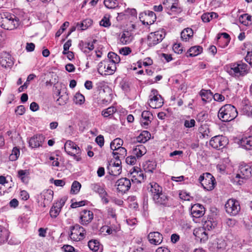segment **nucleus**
Returning a JSON list of instances; mask_svg holds the SVG:
<instances>
[{
	"label": "nucleus",
	"mask_w": 252,
	"mask_h": 252,
	"mask_svg": "<svg viewBox=\"0 0 252 252\" xmlns=\"http://www.w3.org/2000/svg\"><path fill=\"white\" fill-rule=\"evenodd\" d=\"M96 40L95 39L90 42H84L81 41L79 43V47L80 49L85 53H89L90 51L94 49V43H95Z\"/></svg>",
	"instance_id": "24"
},
{
	"label": "nucleus",
	"mask_w": 252,
	"mask_h": 252,
	"mask_svg": "<svg viewBox=\"0 0 252 252\" xmlns=\"http://www.w3.org/2000/svg\"><path fill=\"white\" fill-rule=\"evenodd\" d=\"M239 144L246 150H252V136L242 137L239 140Z\"/></svg>",
	"instance_id": "23"
},
{
	"label": "nucleus",
	"mask_w": 252,
	"mask_h": 252,
	"mask_svg": "<svg viewBox=\"0 0 252 252\" xmlns=\"http://www.w3.org/2000/svg\"><path fill=\"white\" fill-rule=\"evenodd\" d=\"M20 19L15 15L9 12H3L0 14V26L7 30L17 28L20 25Z\"/></svg>",
	"instance_id": "1"
},
{
	"label": "nucleus",
	"mask_w": 252,
	"mask_h": 252,
	"mask_svg": "<svg viewBox=\"0 0 252 252\" xmlns=\"http://www.w3.org/2000/svg\"><path fill=\"white\" fill-rule=\"evenodd\" d=\"M126 163L129 165H134L136 162V158L134 155L127 157L126 159Z\"/></svg>",
	"instance_id": "58"
},
{
	"label": "nucleus",
	"mask_w": 252,
	"mask_h": 252,
	"mask_svg": "<svg viewBox=\"0 0 252 252\" xmlns=\"http://www.w3.org/2000/svg\"><path fill=\"white\" fill-rule=\"evenodd\" d=\"M93 23V21L90 19H87L83 20L81 23H77L76 27L78 29L85 30L91 26Z\"/></svg>",
	"instance_id": "43"
},
{
	"label": "nucleus",
	"mask_w": 252,
	"mask_h": 252,
	"mask_svg": "<svg viewBox=\"0 0 252 252\" xmlns=\"http://www.w3.org/2000/svg\"><path fill=\"white\" fill-rule=\"evenodd\" d=\"M64 148L65 152L67 153V154H71L72 152H71V150H75V152H76L77 154H79L81 153V150L79 147L75 143L71 141V140H67L64 146Z\"/></svg>",
	"instance_id": "25"
},
{
	"label": "nucleus",
	"mask_w": 252,
	"mask_h": 252,
	"mask_svg": "<svg viewBox=\"0 0 252 252\" xmlns=\"http://www.w3.org/2000/svg\"><path fill=\"white\" fill-rule=\"evenodd\" d=\"M198 180L204 189L207 190H212L215 188L216 180L209 173H203L199 177Z\"/></svg>",
	"instance_id": "5"
},
{
	"label": "nucleus",
	"mask_w": 252,
	"mask_h": 252,
	"mask_svg": "<svg viewBox=\"0 0 252 252\" xmlns=\"http://www.w3.org/2000/svg\"><path fill=\"white\" fill-rule=\"evenodd\" d=\"M54 92L57 96H59L57 100L59 105H63L67 102L69 97L66 92H65L64 94L61 95V90L60 89H58L57 87H55Z\"/></svg>",
	"instance_id": "22"
},
{
	"label": "nucleus",
	"mask_w": 252,
	"mask_h": 252,
	"mask_svg": "<svg viewBox=\"0 0 252 252\" xmlns=\"http://www.w3.org/2000/svg\"><path fill=\"white\" fill-rule=\"evenodd\" d=\"M20 155V149L17 147L13 148L11 154L9 156V159L11 161L17 160Z\"/></svg>",
	"instance_id": "50"
},
{
	"label": "nucleus",
	"mask_w": 252,
	"mask_h": 252,
	"mask_svg": "<svg viewBox=\"0 0 252 252\" xmlns=\"http://www.w3.org/2000/svg\"><path fill=\"white\" fill-rule=\"evenodd\" d=\"M218 117L222 122H230L233 120L238 115L235 107L230 104L222 106L218 112Z\"/></svg>",
	"instance_id": "3"
},
{
	"label": "nucleus",
	"mask_w": 252,
	"mask_h": 252,
	"mask_svg": "<svg viewBox=\"0 0 252 252\" xmlns=\"http://www.w3.org/2000/svg\"><path fill=\"white\" fill-rule=\"evenodd\" d=\"M9 235L8 230L5 227L0 225V244H2L8 240Z\"/></svg>",
	"instance_id": "33"
},
{
	"label": "nucleus",
	"mask_w": 252,
	"mask_h": 252,
	"mask_svg": "<svg viewBox=\"0 0 252 252\" xmlns=\"http://www.w3.org/2000/svg\"><path fill=\"white\" fill-rule=\"evenodd\" d=\"M155 203L158 205L163 207H169L171 204L169 203V197L164 192H162L157 197L153 199Z\"/></svg>",
	"instance_id": "15"
},
{
	"label": "nucleus",
	"mask_w": 252,
	"mask_h": 252,
	"mask_svg": "<svg viewBox=\"0 0 252 252\" xmlns=\"http://www.w3.org/2000/svg\"><path fill=\"white\" fill-rule=\"evenodd\" d=\"M208 114L205 112L202 111L197 114L196 120L198 122H203L208 119Z\"/></svg>",
	"instance_id": "55"
},
{
	"label": "nucleus",
	"mask_w": 252,
	"mask_h": 252,
	"mask_svg": "<svg viewBox=\"0 0 252 252\" xmlns=\"http://www.w3.org/2000/svg\"><path fill=\"white\" fill-rule=\"evenodd\" d=\"M70 238L74 241H79L85 238L86 231L85 229L79 224H75L70 227Z\"/></svg>",
	"instance_id": "7"
},
{
	"label": "nucleus",
	"mask_w": 252,
	"mask_h": 252,
	"mask_svg": "<svg viewBox=\"0 0 252 252\" xmlns=\"http://www.w3.org/2000/svg\"><path fill=\"white\" fill-rule=\"evenodd\" d=\"M112 154L115 158H124L126 155V150L124 147L117 148Z\"/></svg>",
	"instance_id": "34"
},
{
	"label": "nucleus",
	"mask_w": 252,
	"mask_h": 252,
	"mask_svg": "<svg viewBox=\"0 0 252 252\" xmlns=\"http://www.w3.org/2000/svg\"><path fill=\"white\" fill-rule=\"evenodd\" d=\"M129 173L131 176V180L134 183H140L143 182L146 178L142 171L137 170L135 167L130 170Z\"/></svg>",
	"instance_id": "17"
},
{
	"label": "nucleus",
	"mask_w": 252,
	"mask_h": 252,
	"mask_svg": "<svg viewBox=\"0 0 252 252\" xmlns=\"http://www.w3.org/2000/svg\"><path fill=\"white\" fill-rule=\"evenodd\" d=\"M226 213L231 216L237 215L240 211L239 202L235 199H229L225 204Z\"/></svg>",
	"instance_id": "9"
},
{
	"label": "nucleus",
	"mask_w": 252,
	"mask_h": 252,
	"mask_svg": "<svg viewBox=\"0 0 252 252\" xmlns=\"http://www.w3.org/2000/svg\"><path fill=\"white\" fill-rule=\"evenodd\" d=\"M199 94L202 97V101L205 103H206L208 101V100H211L212 96H213V93L210 90L202 89L199 93Z\"/></svg>",
	"instance_id": "35"
},
{
	"label": "nucleus",
	"mask_w": 252,
	"mask_h": 252,
	"mask_svg": "<svg viewBox=\"0 0 252 252\" xmlns=\"http://www.w3.org/2000/svg\"><path fill=\"white\" fill-rule=\"evenodd\" d=\"M116 0H104V4L109 9H113L117 6Z\"/></svg>",
	"instance_id": "54"
},
{
	"label": "nucleus",
	"mask_w": 252,
	"mask_h": 252,
	"mask_svg": "<svg viewBox=\"0 0 252 252\" xmlns=\"http://www.w3.org/2000/svg\"><path fill=\"white\" fill-rule=\"evenodd\" d=\"M226 243L221 237L217 238L212 243V247L214 249L217 250H223L225 249Z\"/></svg>",
	"instance_id": "27"
},
{
	"label": "nucleus",
	"mask_w": 252,
	"mask_h": 252,
	"mask_svg": "<svg viewBox=\"0 0 252 252\" xmlns=\"http://www.w3.org/2000/svg\"><path fill=\"white\" fill-rule=\"evenodd\" d=\"M133 38V37L131 32L125 31L121 36L120 41L123 44H128L132 41Z\"/></svg>",
	"instance_id": "26"
},
{
	"label": "nucleus",
	"mask_w": 252,
	"mask_h": 252,
	"mask_svg": "<svg viewBox=\"0 0 252 252\" xmlns=\"http://www.w3.org/2000/svg\"><path fill=\"white\" fill-rule=\"evenodd\" d=\"M81 187V184L77 181H74L71 185L70 193L73 194H77L80 191Z\"/></svg>",
	"instance_id": "49"
},
{
	"label": "nucleus",
	"mask_w": 252,
	"mask_h": 252,
	"mask_svg": "<svg viewBox=\"0 0 252 252\" xmlns=\"http://www.w3.org/2000/svg\"><path fill=\"white\" fill-rule=\"evenodd\" d=\"M242 109L244 113L249 116H252V106L250 105L249 100L247 99H244L242 101Z\"/></svg>",
	"instance_id": "31"
},
{
	"label": "nucleus",
	"mask_w": 252,
	"mask_h": 252,
	"mask_svg": "<svg viewBox=\"0 0 252 252\" xmlns=\"http://www.w3.org/2000/svg\"><path fill=\"white\" fill-rule=\"evenodd\" d=\"M179 197L184 200L189 201L190 200L191 197L189 194L184 190H181L179 194Z\"/></svg>",
	"instance_id": "56"
},
{
	"label": "nucleus",
	"mask_w": 252,
	"mask_h": 252,
	"mask_svg": "<svg viewBox=\"0 0 252 252\" xmlns=\"http://www.w3.org/2000/svg\"><path fill=\"white\" fill-rule=\"evenodd\" d=\"M173 50L177 54H181L183 52V48L180 44L175 43L173 46Z\"/></svg>",
	"instance_id": "63"
},
{
	"label": "nucleus",
	"mask_w": 252,
	"mask_h": 252,
	"mask_svg": "<svg viewBox=\"0 0 252 252\" xmlns=\"http://www.w3.org/2000/svg\"><path fill=\"white\" fill-rule=\"evenodd\" d=\"M239 21L243 25L245 26L248 25L249 22L252 21V16L248 14H243L240 16Z\"/></svg>",
	"instance_id": "47"
},
{
	"label": "nucleus",
	"mask_w": 252,
	"mask_h": 252,
	"mask_svg": "<svg viewBox=\"0 0 252 252\" xmlns=\"http://www.w3.org/2000/svg\"><path fill=\"white\" fill-rule=\"evenodd\" d=\"M90 188L94 192L98 193L99 195L103 194L106 191L104 188L99 183H94L90 185Z\"/></svg>",
	"instance_id": "42"
},
{
	"label": "nucleus",
	"mask_w": 252,
	"mask_h": 252,
	"mask_svg": "<svg viewBox=\"0 0 252 252\" xmlns=\"http://www.w3.org/2000/svg\"><path fill=\"white\" fill-rule=\"evenodd\" d=\"M79 218L82 225H87L93 220L94 213L90 210L84 209L80 212Z\"/></svg>",
	"instance_id": "13"
},
{
	"label": "nucleus",
	"mask_w": 252,
	"mask_h": 252,
	"mask_svg": "<svg viewBox=\"0 0 252 252\" xmlns=\"http://www.w3.org/2000/svg\"><path fill=\"white\" fill-rule=\"evenodd\" d=\"M166 33L163 30L151 32L148 36V45L152 47L160 42L165 37Z\"/></svg>",
	"instance_id": "8"
},
{
	"label": "nucleus",
	"mask_w": 252,
	"mask_h": 252,
	"mask_svg": "<svg viewBox=\"0 0 252 252\" xmlns=\"http://www.w3.org/2000/svg\"><path fill=\"white\" fill-rule=\"evenodd\" d=\"M72 40L68 39L63 45V55L67 54V51H68L70 47L71 46Z\"/></svg>",
	"instance_id": "60"
},
{
	"label": "nucleus",
	"mask_w": 252,
	"mask_h": 252,
	"mask_svg": "<svg viewBox=\"0 0 252 252\" xmlns=\"http://www.w3.org/2000/svg\"><path fill=\"white\" fill-rule=\"evenodd\" d=\"M107 216L108 218H111L112 220H117V214L116 213V209L111 206L106 207Z\"/></svg>",
	"instance_id": "48"
},
{
	"label": "nucleus",
	"mask_w": 252,
	"mask_h": 252,
	"mask_svg": "<svg viewBox=\"0 0 252 252\" xmlns=\"http://www.w3.org/2000/svg\"><path fill=\"white\" fill-rule=\"evenodd\" d=\"M155 13L152 11H145L139 14L140 20L144 25H152L156 20Z\"/></svg>",
	"instance_id": "11"
},
{
	"label": "nucleus",
	"mask_w": 252,
	"mask_h": 252,
	"mask_svg": "<svg viewBox=\"0 0 252 252\" xmlns=\"http://www.w3.org/2000/svg\"><path fill=\"white\" fill-rule=\"evenodd\" d=\"M228 143L227 139L222 135L215 136L210 140V145L217 150L222 149Z\"/></svg>",
	"instance_id": "10"
},
{
	"label": "nucleus",
	"mask_w": 252,
	"mask_h": 252,
	"mask_svg": "<svg viewBox=\"0 0 252 252\" xmlns=\"http://www.w3.org/2000/svg\"><path fill=\"white\" fill-rule=\"evenodd\" d=\"M195 121L194 119L190 120H185L184 122V126L187 128H191L195 126Z\"/></svg>",
	"instance_id": "61"
},
{
	"label": "nucleus",
	"mask_w": 252,
	"mask_h": 252,
	"mask_svg": "<svg viewBox=\"0 0 252 252\" xmlns=\"http://www.w3.org/2000/svg\"><path fill=\"white\" fill-rule=\"evenodd\" d=\"M107 169L108 173L114 176L119 175L122 172V167H115L114 165H108Z\"/></svg>",
	"instance_id": "39"
},
{
	"label": "nucleus",
	"mask_w": 252,
	"mask_h": 252,
	"mask_svg": "<svg viewBox=\"0 0 252 252\" xmlns=\"http://www.w3.org/2000/svg\"><path fill=\"white\" fill-rule=\"evenodd\" d=\"M44 139L45 137L42 134H36L29 140V146L32 148L42 146Z\"/></svg>",
	"instance_id": "19"
},
{
	"label": "nucleus",
	"mask_w": 252,
	"mask_h": 252,
	"mask_svg": "<svg viewBox=\"0 0 252 252\" xmlns=\"http://www.w3.org/2000/svg\"><path fill=\"white\" fill-rule=\"evenodd\" d=\"M115 186L118 192L125 193L130 188V181L126 178H122L116 182Z\"/></svg>",
	"instance_id": "12"
},
{
	"label": "nucleus",
	"mask_w": 252,
	"mask_h": 252,
	"mask_svg": "<svg viewBox=\"0 0 252 252\" xmlns=\"http://www.w3.org/2000/svg\"><path fill=\"white\" fill-rule=\"evenodd\" d=\"M117 109L114 106H110L101 111V115L104 118H108L112 116L117 112Z\"/></svg>",
	"instance_id": "40"
},
{
	"label": "nucleus",
	"mask_w": 252,
	"mask_h": 252,
	"mask_svg": "<svg viewBox=\"0 0 252 252\" xmlns=\"http://www.w3.org/2000/svg\"><path fill=\"white\" fill-rule=\"evenodd\" d=\"M116 65L109 63L108 61L103 60L100 62L97 66V71L102 75L113 74L116 70Z\"/></svg>",
	"instance_id": "4"
},
{
	"label": "nucleus",
	"mask_w": 252,
	"mask_h": 252,
	"mask_svg": "<svg viewBox=\"0 0 252 252\" xmlns=\"http://www.w3.org/2000/svg\"><path fill=\"white\" fill-rule=\"evenodd\" d=\"M146 153V149L143 145H138L133 149L132 154L137 158L141 157Z\"/></svg>",
	"instance_id": "29"
},
{
	"label": "nucleus",
	"mask_w": 252,
	"mask_h": 252,
	"mask_svg": "<svg viewBox=\"0 0 252 252\" xmlns=\"http://www.w3.org/2000/svg\"><path fill=\"white\" fill-rule=\"evenodd\" d=\"M203 48L200 46H194L190 48L188 51V55H187L189 57H195L202 53Z\"/></svg>",
	"instance_id": "30"
},
{
	"label": "nucleus",
	"mask_w": 252,
	"mask_h": 252,
	"mask_svg": "<svg viewBox=\"0 0 252 252\" xmlns=\"http://www.w3.org/2000/svg\"><path fill=\"white\" fill-rule=\"evenodd\" d=\"M226 71L233 76H244L249 72V67L246 63L242 61H239L227 65Z\"/></svg>",
	"instance_id": "2"
},
{
	"label": "nucleus",
	"mask_w": 252,
	"mask_h": 252,
	"mask_svg": "<svg viewBox=\"0 0 252 252\" xmlns=\"http://www.w3.org/2000/svg\"><path fill=\"white\" fill-rule=\"evenodd\" d=\"M123 144V140L121 138H116L110 144L111 150L115 151L117 148H120Z\"/></svg>",
	"instance_id": "45"
},
{
	"label": "nucleus",
	"mask_w": 252,
	"mask_h": 252,
	"mask_svg": "<svg viewBox=\"0 0 252 252\" xmlns=\"http://www.w3.org/2000/svg\"><path fill=\"white\" fill-rule=\"evenodd\" d=\"M236 220L234 219H226L225 220V223L227 226L229 227H233L236 224Z\"/></svg>",
	"instance_id": "62"
},
{
	"label": "nucleus",
	"mask_w": 252,
	"mask_h": 252,
	"mask_svg": "<svg viewBox=\"0 0 252 252\" xmlns=\"http://www.w3.org/2000/svg\"><path fill=\"white\" fill-rule=\"evenodd\" d=\"M150 187L149 192L151 193L152 199L157 197L158 195L163 192L162 188L156 182H152L149 184Z\"/></svg>",
	"instance_id": "20"
},
{
	"label": "nucleus",
	"mask_w": 252,
	"mask_h": 252,
	"mask_svg": "<svg viewBox=\"0 0 252 252\" xmlns=\"http://www.w3.org/2000/svg\"><path fill=\"white\" fill-rule=\"evenodd\" d=\"M109 226L110 227L111 230L114 231V232H117L120 230V225L117 220H111Z\"/></svg>",
	"instance_id": "52"
},
{
	"label": "nucleus",
	"mask_w": 252,
	"mask_h": 252,
	"mask_svg": "<svg viewBox=\"0 0 252 252\" xmlns=\"http://www.w3.org/2000/svg\"><path fill=\"white\" fill-rule=\"evenodd\" d=\"M176 4H174L172 7H171V8L170 10L167 12V13L169 15H172L173 14H178L181 13L182 11V9L180 7L179 4V0H177V1H176Z\"/></svg>",
	"instance_id": "46"
},
{
	"label": "nucleus",
	"mask_w": 252,
	"mask_h": 252,
	"mask_svg": "<svg viewBox=\"0 0 252 252\" xmlns=\"http://www.w3.org/2000/svg\"><path fill=\"white\" fill-rule=\"evenodd\" d=\"M65 252H77L74 248L70 245H65L62 247Z\"/></svg>",
	"instance_id": "64"
},
{
	"label": "nucleus",
	"mask_w": 252,
	"mask_h": 252,
	"mask_svg": "<svg viewBox=\"0 0 252 252\" xmlns=\"http://www.w3.org/2000/svg\"><path fill=\"white\" fill-rule=\"evenodd\" d=\"M29 175L30 172L29 170H19L18 171V177L24 183H28Z\"/></svg>",
	"instance_id": "36"
},
{
	"label": "nucleus",
	"mask_w": 252,
	"mask_h": 252,
	"mask_svg": "<svg viewBox=\"0 0 252 252\" xmlns=\"http://www.w3.org/2000/svg\"><path fill=\"white\" fill-rule=\"evenodd\" d=\"M150 137L151 133L147 130H144L136 137V141L138 143H144L149 140Z\"/></svg>",
	"instance_id": "32"
},
{
	"label": "nucleus",
	"mask_w": 252,
	"mask_h": 252,
	"mask_svg": "<svg viewBox=\"0 0 252 252\" xmlns=\"http://www.w3.org/2000/svg\"><path fill=\"white\" fill-rule=\"evenodd\" d=\"M193 34V30L191 28H186L181 33V37L183 40L188 41Z\"/></svg>",
	"instance_id": "37"
},
{
	"label": "nucleus",
	"mask_w": 252,
	"mask_h": 252,
	"mask_svg": "<svg viewBox=\"0 0 252 252\" xmlns=\"http://www.w3.org/2000/svg\"><path fill=\"white\" fill-rule=\"evenodd\" d=\"M54 192L52 190L48 189L44 190L41 194V197L44 199L43 207H45L46 204L50 202L53 198Z\"/></svg>",
	"instance_id": "28"
},
{
	"label": "nucleus",
	"mask_w": 252,
	"mask_h": 252,
	"mask_svg": "<svg viewBox=\"0 0 252 252\" xmlns=\"http://www.w3.org/2000/svg\"><path fill=\"white\" fill-rule=\"evenodd\" d=\"M109 15H105L100 21L99 25L104 27L107 28L110 27L111 25V22L109 20Z\"/></svg>",
	"instance_id": "53"
},
{
	"label": "nucleus",
	"mask_w": 252,
	"mask_h": 252,
	"mask_svg": "<svg viewBox=\"0 0 252 252\" xmlns=\"http://www.w3.org/2000/svg\"><path fill=\"white\" fill-rule=\"evenodd\" d=\"M148 103L153 109L160 108L163 104V99L156 89H152L149 95Z\"/></svg>",
	"instance_id": "6"
},
{
	"label": "nucleus",
	"mask_w": 252,
	"mask_h": 252,
	"mask_svg": "<svg viewBox=\"0 0 252 252\" xmlns=\"http://www.w3.org/2000/svg\"><path fill=\"white\" fill-rule=\"evenodd\" d=\"M176 1H177V0H164L163 5L166 8L169 9L170 10L171 7L176 3Z\"/></svg>",
	"instance_id": "59"
},
{
	"label": "nucleus",
	"mask_w": 252,
	"mask_h": 252,
	"mask_svg": "<svg viewBox=\"0 0 252 252\" xmlns=\"http://www.w3.org/2000/svg\"><path fill=\"white\" fill-rule=\"evenodd\" d=\"M239 173L236 178L242 179H248L251 176L252 169L251 167L245 163L241 164L239 167Z\"/></svg>",
	"instance_id": "14"
},
{
	"label": "nucleus",
	"mask_w": 252,
	"mask_h": 252,
	"mask_svg": "<svg viewBox=\"0 0 252 252\" xmlns=\"http://www.w3.org/2000/svg\"><path fill=\"white\" fill-rule=\"evenodd\" d=\"M69 23L68 22H65L61 27L60 29L56 33L55 36L56 37H59L62 33L65 31L66 27L69 26Z\"/></svg>",
	"instance_id": "57"
},
{
	"label": "nucleus",
	"mask_w": 252,
	"mask_h": 252,
	"mask_svg": "<svg viewBox=\"0 0 252 252\" xmlns=\"http://www.w3.org/2000/svg\"><path fill=\"white\" fill-rule=\"evenodd\" d=\"M65 204V200L61 199L60 201L53 204L50 211V215L52 218H56L59 214L62 208Z\"/></svg>",
	"instance_id": "18"
},
{
	"label": "nucleus",
	"mask_w": 252,
	"mask_h": 252,
	"mask_svg": "<svg viewBox=\"0 0 252 252\" xmlns=\"http://www.w3.org/2000/svg\"><path fill=\"white\" fill-rule=\"evenodd\" d=\"M148 238L151 244L155 245L160 244L163 240L162 235L158 232H150L148 236Z\"/></svg>",
	"instance_id": "21"
},
{
	"label": "nucleus",
	"mask_w": 252,
	"mask_h": 252,
	"mask_svg": "<svg viewBox=\"0 0 252 252\" xmlns=\"http://www.w3.org/2000/svg\"><path fill=\"white\" fill-rule=\"evenodd\" d=\"M157 164L152 161H148L144 165V170L146 172H152L156 168Z\"/></svg>",
	"instance_id": "51"
},
{
	"label": "nucleus",
	"mask_w": 252,
	"mask_h": 252,
	"mask_svg": "<svg viewBox=\"0 0 252 252\" xmlns=\"http://www.w3.org/2000/svg\"><path fill=\"white\" fill-rule=\"evenodd\" d=\"M108 59L105 60L106 61H108L110 63H112L115 64L116 65L117 63H118L120 62V57L117 55L114 52H109L108 54Z\"/></svg>",
	"instance_id": "38"
},
{
	"label": "nucleus",
	"mask_w": 252,
	"mask_h": 252,
	"mask_svg": "<svg viewBox=\"0 0 252 252\" xmlns=\"http://www.w3.org/2000/svg\"><path fill=\"white\" fill-rule=\"evenodd\" d=\"M85 101V96L79 92L76 93L74 96L73 102L77 105H82Z\"/></svg>",
	"instance_id": "44"
},
{
	"label": "nucleus",
	"mask_w": 252,
	"mask_h": 252,
	"mask_svg": "<svg viewBox=\"0 0 252 252\" xmlns=\"http://www.w3.org/2000/svg\"><path fill=\"white\" fill-rule=\"evenodd\" d=\"M190 213L192 218L196 219L200 218L204 215L205 209L202 205L196 203L191 206Z\"/></svg>",
	"instance_id": "16"
},
{
	"label": "nucleus",
	"mask_w": 252,
	"mask_h": 252,
	"mask_svg": "<svg viewBox=\"0 0 252 252\" xmlns=\"http://www.w3.org/2000/svg\"><path fill=\"white\" fill-rule=\"evenodd\" d=\"M88 246L89 249L94 252H97L100 248L99 242L96 240H91L88 242Z\"/></svg>",
	"instance_id": "41"
}]
</instances>
